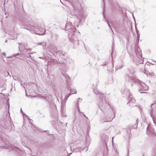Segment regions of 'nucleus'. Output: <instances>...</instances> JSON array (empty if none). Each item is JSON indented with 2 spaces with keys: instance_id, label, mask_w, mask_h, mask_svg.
<instances>
[{
  "instance_id": "f257e3e1",
  "label": "nucleus",
  "mask_w": 156,
  "mask_h": 156,
  "mask_svg": "<svg viewBox=\"0 0 156 156\" xmlns=\"http://www.w3.org/2000/svg\"><path fill=\"white\" fill-rule=\"evenodd\" d=\"M126 80L129 81L131 80L133 82L137 85L138 87V90L141 93H145V91L148 89V87L141 81L136 79L134 77H130L126 74L125 76Z\"/></svg>"
},
{
  "instance_id": "f03ea898",
  "label": "nucleus",
  "mask_w": 156,
  "mask_h": 156,
  "mask_svg": "<svg viewBox=\"0 0 156 156\" xmlns=\"http://www.w3.org/2000/svg\"><path fill=\"white\" fill-rule=\"evenodd\" d=\"M18 48L19 51L23 53V54H20L19 56L20 57H23L24 59L27 58H30L31 60H33V57L30 54H32L34 52L31 51V48H27L26 45L22 43H19ZM35 52H34V53Z\"/></svg>"
},
{
  "instance_id": "7ed1b4c3",
  "label": "nucleus",
  "mask_w": 156,
  "mask_h": 156,
  "mask_svg": "<svg viewBox=\"0 0 156 156\" xmlns=\"http://www.w3.org/2000/svg\"><path fill=\"white\" fill-rule=\"evenodd\" d=\"M24 28L29 30L31 33H34L39 35H44L46 30L44 28H43L38 26H34L30 25L29 26L25 23L23 24Z\"/></svg>"
},
{
  "instance_id": "20e7f679",
  "label": "nucleus",
  "mask_w": 156,
  "mask_h": 156,
  "mask_svg": "<svg viewBox=\"0 0 156 156\" xmlns=\"http://www.w3.org/2000/svg\"><path fill=\"white\" fill-rule=\"evenodd\" d=\"M98 97L102 100V102H100L99 104L100 109L105 115V114L108 112V110L110 108L109 104L108 102L107 103L105 100V97L103 94L100 93L98 95Z\"/></svg>"
},
{
  "instance_id": "39448f33",
  "label": "nucleus",
  "mask_w": 156,
  "mask_h": 156,
  "mask_svg": "<svg viewBox=\"0 0 156 156\" xmlns=\"http://www.w3.org/2000/svg\"><path fill=\"white\" fill-rule=\"evenodd\" d=\"M123 92L124 94L126 95L128 97V100H129V101L127 104H129V106L131 107L136 106L135 104L136 100L130 94L129 90H125Z\"/></svg>"
},
{
  "instance_id": "423d86ee",
  "label": "nucleus",
  "mask_w": 156,
  "mask_h": 156,
  "mask_svg": "<svg viewBox=\"0 0 156 156\" xmlns=\"http://www.w3.org/2000/svg\"><path fill=\"white\" fill-rule=\"evenodd\" d=\"M65 30L68 34L71 32L76 33L77 31L76 28L72 25V23L70 22H68L66 24L65 27Z\"/></svg>"
},
{
  "instance_id": "0eeeda50",
  "label": "nucleus",
  "mask_w": 156,
  "mask_h": 156,
  "mask_svg": "<svg viewBox=\"0 0 156 156\" xmlns=\"http://www.w3.org/2000/svg\"><path fill=\"white\" fill-rule=\"evenodd\" d=\"M77 33V31L76 33L71 32L69 33L68 36L69 39L71 42L73 43H76L77 44L79 45V40L76 35Z\"/></svg>"
},
{
  "instance_id": "6e6552de",
  "label": "nucleus",
  "mask_w": 156,
  "mask_h": 156,
  "mask_svg": "<svg viewBox=\"0 0 156 156\" xmlns=\"http://www.w3.org/2000/svg\"><path fill=\"white\" fill-rule=\"evenodd\" d=\"M146 132L148 136L153 137L154 139L156 138V134L154 132V129L152 127L148 126L147 127Z\"/></svg>"
},
{
  "instance_id": "1a4fd4ad",
  "label": "nucleus",
  "mask_w": 156,
  "mask_h": 156,
  "mask_svg": "<svg viewBox=\"0 0 156 156\" xmlns=\"http://www.w3.org/2000/svg\"><path fill=\"white\" fill-rule=\"evenodd\" d=\"M71 5L75 9H78L80 6V5L78 2V0H70Z\"/></svg>"
},
{
  "instance_id": "9d476101",
  "label": "nucleus",
  "mask_w": 156,
  "mask_h": 156,
  "mask_svg": "<svg viewBox=\"0 0 156 156\" xmlns=\"http://www.w3.org/2000/svg\"><path fill=\"white\" fill-rule=\"evenodd\" d=\"M87 16L86 14H84L83 13L80 14L79 16L77 17V19L79 20V23H80L82 21H84V20Z\"/></svg>"
},
{
  "instance_id": "9b49d317",
  "label": "nucleus",
  "mask_w": 156,
  "mask_h": 156,
  "mask_svg": "<svg viewBox=\"0 0 156 156\" xmlns=\"http://www.w3.org/2000/svg\"><path fill=\"white\" fill-rule=\"evenodd\" d=\"M69 87H68V89H69V90L70 91V93L67 96H66L65 98V99H66V100H67L69 97L71 95L74 94H76L77 92L76 90L75 89H69L68 88Z\"/></svg>"
},
{
  "instance_id": "f8f14e48",
  "label": "nucleus",
  "mask_w": 156,
  "mask_h": 156,
  "mask_svg": "<svg viewBox=\"0 0 156 156\" xmlns=\"http://www.w3.org/2000/svg\"><path fill=\"white\" fill-rule=\"evenodd\" d=\"M49 48L50 49V52L51 54H53L55 52L56 50H57V48H56L55 46V45L51 44L49 46Z\"/></svg>"
},
{
  "instance_id": "ddd939ff",
  "label": "nucleus",
  "mask_w": 156,
  "mask_h": 156,
  "mask_svg": "<svg viewBox=\"0 0 156 156\" xmlns=\"http://www.w3.org/2000/svg\"><path fill=\"white\" fill-rule=\"evenodd\" d=\"M62 75L66 78V81L67 83V87H69L71 85V83L70 82L69 76L66 74H64Z\"/></svg>"
},
{
  "instance_id": "4468645a",
  "label": "nucleus",
  "mask_w": 156,
  "mask_h": 156,
  "mask_svg": "<svg viewBox=\"0 0 156 156\" xmlns=\"http://www.w3.org/2000/svg\"><path fill=\"white\" fill-rule=\"evenodd\" d=\"M115 117V115H114V117L112 118H107V117H106L105 120H106L104 121L103 122H102V123H105V122H110Z\"/></svg>"
},
{
  "instance_id": "2eb2a0df",
  "label": "nucleus",
  "mask_w": 156,
  "mask_h": 156,
  "mask_svg": "<svg viewBox=\"0 0 156 156\" xmlns=\"http://www.w3.org/2000/svg\"><path fill=\"white\" fill-rule=\"evenodd\" d=\"M57 54H59V55L61 56H62L65 55L66 54L65 52H63V51L62 50H60L58 51H57Z\"/></svg>"
},
{
  "instance_id": "dca6fc26",
  "label": "nucleus",
  "mask_w": 156,
  "mask_h": 156,
  "mask_svg": "<svg viewBox=\"0 0 156 156\" xmlns=\"http://www.w3.org/2000/svg\"><path fill=\"white\" fill-rule=\"evenodd\" d=\"M144 73L146 74L147 76V77H150L151 76L152 77V76H154V74L153 73H146V72H144Z\"/></svg>"
},
{
  "instance_id": "f3484780",
  "label": "nucleus",
  "mask_w": 156,
  "mask_h": 156,
  "mask_svg": "<svg viewBox=\"0 0 156 156\" xmlns=\"http://www.w3.org/2000/svg\"><path fill=\"white\" fill-rule=\"evenodd\" d=\"M151 112L150 113V115H151V117H152V118L153 119V121L154 123L156 125V120H155L154 118V115L153 114V111H152V110H151Z\"/></svg>"
},
{
  "instance_id": "a211bd4d",
  "label": "nucleus",
  "mask_w": 156,
  "mask_h": 156,
  "mask_svg": "<svg viewBox=\"0 0 156 156\" xmlns=\"http://www.w3.org/2000/svg\"><path fill=\"white\" fill-rule=\"evenodd\" d=\"M129 72L131 74H133L134 73V69L132 67H131L129 69Z\"/></svg>"
},
{
  "instance_id": "6ab92c4d",
  "label": "nucleus",
  "mask_w": 156,
  "mask_h": 156,
  "mask_svg": "<svg viewBox=\"0 0 156 156\" xmlns=\"http://www.w3.org/2000/svg\"><path fill=\"white\" fill-rule=\"evenodd\" d=\"M139 49V48L138 46H136L135 47V52L136 54L138 53V51H139L138 49Z\"/></svg>"
},
{
  "instance_id": "aec40b11",
  "label": "nucleus",
  "mask_w": 156,
  "mask_h": 156,
  "mask_svg": "<svg viewBox=\"0 0 156 156\" xmlns=\"http://www.w3.org/2000/svg\"><path fill=\"white\" fill-rule=\"evenodd\" d=\"M94 93L96 95L99 94L100 93L99 91H98L97 89H94L93 90Z\"/></svg>"
},
{
  "instance_id": "412c9836",
  "label": "nucleus",
  "mask_w": 156,
  "mask_h": 156,
  "mask_svg": "<svg viewBox=\"0 0 156 156\" xmlns=\"http://www.w3.org/2000/svg\"><path fill=\"white\" fill-rule=\"evenodd\" d=\"M46 43L45 42H43L41 44V45L42 46L43 48L44 49V48H46Z\"/></svg>"
},
{
  "instance_id": "4be33fe9",
  "label": "nucleus",
  "mask_w": 156,
  "mask_h": 156,
  "mask_svg": "<svg viewBox=\"0 0 156 156\" xmlns=\"http://www.w3.org/2000/svg\"><path fill=\"white\" fill-rule=\"evenodd\" d=\"M19 55V53H17V54H16V55H12L11 56L6 57L8 58H12L13 57H15L16 56Z\"/></svg>"
},
{
  "instance_id": "5701e85b",
  "label": "nucleus",
  "mask_w": 156,
  "mask_h": 156,
  "mask_svg": "<svg viewBox=\"0 0 156 156\" xmlns=\"http://www.w3.org/2000/svg\"><path fill=\"white\" fill-rule=\"evenodd\" d=\"M76 104L78 111L80 113H81V112H80V110L79 108V104L77 103Z\"/></svg>"
},
{
  "instance_id": "b1692460",
  "label": "nucleus",
  "mask_w": 156,
  "mask_h": 156,
  "mask_svg": "<svg viewBox=\"0 0 156 156\" xmlns=\"http://www.w3.org/2000/svg\"><path fill=\"white\" fill-rule=\"evenodd\" d=\"M137 124H138V122L137 119L136 120V124L134 126V127L133 128H136L137 126Z\"/></svg>"
},
{
  "instance_id": "393cba45",
  "label": "nucleus",
  "mask_w": 156,
  "mask_h": 156,
  "mask_svg": "<svg viewBox=\"0 0 156 156\" xmlns=\"http://www.w3.org/2000/svg\"><path fill=\"white\" fill-rule=\"evenodd\" d=\"M114 150L115 152V156H119V152L117 151H116L114 149Z\"/></svg>"
},
{
  "instance_id": "a878e982",
  "label": "nucleus",
  "mask_w": 156,
  "mask_h": 156,
  "mask_svg": "<svg viewBox=\"0 0 156 156\" xmlns=\"http://www.w3.org/2000/svg\"><path fill=\"white\" fill-rule=\"evenodd\" d=\"M123 66V65H122V64L120 66L119 64H118V65H117V69H118V68H121Z\"/></svg>"
},
{
  "instance_id": "bb28decb",
  "label": "nucleus",
  "mask_w": 156,
  "mask_h": 156,
  "mask_svg": "<svg viewBox=\"0 0 156 156\" xmlns=\"http://www.w3.org/2000/svg\"><path fill=\"white\" fill-rule=\"evenodd\" d=\"M82 101V99L80 98H78V100L77 102H76V104L77 103H79V102L80 101V102H81Z\"/></svg>"
},
{
  "instance_id": "cd10ccee",
  "label": "nucleus",
  "mask_w": 156,
  "mask_h": 156,
  "mask_svg": "<svg viewBox=\"0 0 156 156\" xmlns=\"http://www.w3.org/2000/svg\"><path fill=\"white\" fill-rule=\"evenodd\" d=\"M136 34H137V37H139V36L138 35V33L139 32V31L136 29Z\"/></svg>"
},
{
  "instance_id": "c85d7f7f",
  "label": "nucleus",
  "mask_w": 156,
  "mask_h": 156,
  "mask_svg": "<svg viewBox=\"0 0 156 156\" xmlns=\"http://www.w3.org/2000/svg\"><path fill=\"white\" fill-rule=\"evenodd\" d=\"M20 84L21 86H23V87H24L23 86V85H24V83H23L21 81V82H20Z\"/></svg>"
},
{
  "instance_id": "c756f323",
  "label": "nucleus",
  "mask_w": 156,
  "mask_h": 156,
  "mask_svg": "<svg viewBox=\"0 0 156 156\" xmlns=\"http://www.w3.org/2000/svg\"><path fill=\"white\" fill-rule=\"evenodd\" d=\"M107 62H105V63H104L103 64H102V66H105V65H106L107 64Z\"/></svg>"
},
{
  "instance_id": "7c9ffc66",
  "label": "nucleus",
  "mask_w": 156,
  "mask_h": 156,
  "mask_svg": "<svg viewBox=\"0 0 156 156\" xmlns=\"http://www.w3.org/2000/svg\"><path fill=\"white\" fill-rule=\"evenodd\" d=\"M83 116L84 117H85L86 118V119H87V120H88V118L86 116V115H85L83 114Z\"/></svg>"
},
{
  "instance_id": "2f4dec72",
  "label": "nucleus",
  "mask_w": 156,
  "mask_h": 156,
  "mask_svg": "<svg viewBox=\"0 0 156 156\" xmlns=\"http://www.w3.org/2000/svg\"><path fill=\"white\" fill-rule=\"evenodd\" d=\"M137 43H138L139 42V37H137Z\"/></svg>"
},
{
  "instance_id": "473e14b6",
  "label": "nucleus",
  "mask_w": 156,
  "mask_h": 156,
  "mask_svg": "<svg viewBox=\"0 0 156 156\" xmlns=\"http://www.w3.org/2000/svg\"><path fill=\"white\" fill-rule=\"evenodd\" d=\"M107 22L108 24V26L110 28H111V26H110V25L108 23V21H107Z\"/></svg>"
},
{
  "instance_id": "72a5a7b5",
  "label": "nucleus",
  "mask_w": 156,
  "mask_h": 156,
  "mask_svg": "<svg viewBox=\"0 0 156 156\" xmlns=\"http://www.w3.org/2000/svg\"><path fill=\"white\" fill-rule=\"evenodd\" d=\"M2 54L3 55H4V56H5V53H2Z\"/></svg>"
},
{
  "instance_id": "f704fd0d",
  "label": "nucleus",
  "mask_w": 156,
  "mask_h": 156,
  "mask_svg": "<svg viewBox=\"0 0 156 156\" xmlns=\"http://www.w3.org/2000/svg\"><path fill=\"white\" fill-rule=\"evenodd\" d=\"M32 120H31V119H30V121H29L30 123H31V122H32Z\"/></svg>"
},
{
  "instance_id": "c9c22d12",
  "label": "nucleus",
  "mask_w": 156,
  "mask_h": 156,
  "mask_svg": "<svg viewBox=\"0 0 156 156\" xmlns=\"http://www.w3.org/2000/svg\"><path fill=\"white\" fill-rule=\"evenodd\" d=\"M132 15H133V18L134 20H135V18L133 16V13H132Z\"/></svg>"
},
{
  "instance_id": "e433bc0d",
  "label": "nucleus",
  "mask_w": 156,
  "mask_h": 156,
  "mask_svg": "<svg viewBox=\"0 0 156 156\" xmlns=\"http://www.w3.org/2000/svg\"><path fill=\"white\" fill-rule=\"evenodd\" d=\"M113 52V47H112V52L111 53V55L112 54V53Z\"/></svg>"
},
{
  "instance_id": "4c0bfd02",
  "label": "nucleus",
  "mask_w": 156,
  "mask_h": 156,
  "mask_svg": "<svg viewBox=\"0 0 156 156\" xmlns=\"http://www.w3.org/2000/svg\"><path fill=\"white\" fill-rule=\"evenodd\" d=\"M20 111H21V112H22V113H23V112H22L21 108L20 109Z\"/></svg>"
},
{
  "instance_id": "58836bf2",
  "label": "nucleus",
  "mask_w": 156,
  "mask_h": 156,
  "mask_svg": "<svg viewBox=\"0 0 156 156\" xmlns=\"http://www.w3.org/2000/svg\"><path fill=\"white\" fill-rule=\"evenodd\" d=\"M19 58V59H22V58H19V57H16V58Z\"/></svg>"
},
{
  "instance_id": "ea45409f",
  "label": "nucleus",
  "mask_w": 156,
  "mask_h": 156,
  "mask_svg": "<svg viewBox=\"0 0 156 156\" xmlns=\"http://www.w3.org/2000/svg\"><path fill=\"white\" fill-rule=\"evenodd\" d=\"M131 128L130 129H129V132H130V131H131Z\"/></svg>"
},
{
  "instance_id": "a19ab883",
  "label": "nucleus",
  "mask_w": 156,
  "mask_h": 156,
  "mask_svg": "<svg viewBox=\"0 0 156 156\" xmlns=\"http://www.w3.org/2000/svg\"><path fill=\"white\" fill-rule=\"evenodd\" d=\"M153 105V104H152L151 105V108H152V105Z\"/></svg>"
},
{
  "instance_id": "79ce46f5",
  "label": "nucleus",
  "mask_w": 156,
  "mask_h": 156,
  "mask_svg": "<svg viewBox=\"0 0 156 156\" xmlns=\"http://www.w3.org/2000/svg\"><path fill=\"white\" fill-rule=\"evenodd\" d=\"M133 86V83H131V86Z\"/></svg>"
},
{
  "instance_id": "37998d69",
  "label": "nucleus",
  "mask_w": 156,
  "mask_h": 156,
  "mask_svg": "<svg viewBox=\"0 0 156 156\" xmlns=\"http://www.w3.org/2000/svg\"><path fill=\"white\" fill-rule=\"evenodd\" d=\"M76 26H77V27H78V25H76Z\"/></svg>"
},
{
  "instance_id": "c03bdc74",
  "label": "nucleus",
  "mask_w": 156,
  "mask_h": 156,
  "mask_svg": "<svg viewBox=\"0 0 156 156\" xmlns=\"http://www.w3.org/2000/svg\"><path fill=\"white\" fill-rule=\"evenodd\" d=\"M63 56H61L62 57V58H64V57H63Z\"/></svg>"
},
{
  "instance_id": "a18cd8bd",
  "label": "nucleus",
  "mask_w": 156,
  "mask_h": 156,
  "mask_svg": "<svg viewBox=\"0 0 156 156\" xmlns=\"http://www.w3.org/2000/svg\"><path fill=\"white\" fill-rule=\"evenodd\" d=\"M63 56H61L62 57V58H64V57H63Z\"/></svg>"
},
{
  "instance_id": "49530a36",
  "label": "nucleus",
  "mask_w": 156,
  "mask_h": 156,
  "mask_svg": "<svg viewBox=\"0 0 156 156\" xmlns=\"http://www.w3.org/2000/svg\"><path fill=\"white\" fill-rule=\"evenodd\" d=\"M46 131H44V132H45Z\"/></svg>"
},
{
  "instance_id": "de8ad7c7",
  "label": "nucleus",
  "mask_w": 156,
  "mask_h": 156,
  "mask_svg": "<svg viewBox=\"0 0 156 156\" xmlns=\"http://www.w3.org/2000/svg\"><path fill=\"white\" fill-rule=\"evenodd\" d=\"M155 62H156V61H155Z\"/></svg>"
}]
</instances>
